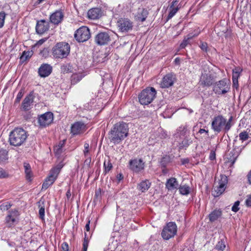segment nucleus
Listing matches in <instances>:
<instances>
[{
  "instance_id": "nucleus-61",
  "label": "nucleus",
  "mask_w": 251,
  "mask_h": 251,
  "mask_svg": "<svg viewBox=\"0 0 251 251\" xmlns=\"http://www.w3.org/2000/svg\"><path fill=\"white\" fill-rule=\"evenodd\" d=\"M117 178L119 180V181H120L123 178V176L121 174H119L117 175Z\"/></svg>"
},
{
  "instance_id": "nucleus-49",
  "label": "nucleus",
  "mask_w": 251,
  "mask_h": 251,
  "mask_svg": "<svg viewBox=\"0 0 251 251\" xmlns=\"http://www.w3.org/2000/svg\"><path fill=\"white\" fill-rule=\"evenodd\" d=\"M81 79V77L78 75H73L72 76V83L75 84L79 81Z\"/></svg>"
},
{
  "instance_id": "nucleus-12",
  "label": "nucleus",
  "mask_w": 251,
  "mask_h": 251,
  "mask_svg": "<svg viewBox=\"0 0 251 251\" xmlns=\"http://www.w3.org/2000/svg\"><path fill=\"white\" fill-rule=\"evenodd\" d=\"M53 115L51 112H47L38 117V123L40 126L46 127L50 125L53 121Z\"/></svg>"
},
{
  "instance_id": "nucleus-17",
  "label": "nucleus",
  "mask_w": 251,
  "mask_h": 251,
  "mask_svg": "<svg viewBox=\"0 0 251 251\" xmlns=\"http://www.w3.org/2000/svg\"><path fill=\"white\" fill-rule=\"evenodd\" d=\"M49 28V23L45 20H42L37 21L36 25V31L39 34H42L47 31Z\"/></svg>"
},
{
  "instance_id": "nucleus-50",
  "label": "nucleus",
  "mask_w": 251,
  "mask_h": 251,
  "mask_svg": "<svg viewBox=\"0 0 251 251\" xmlns=\"http://www.w3.org/2000/svg\"><path fill=\"white\" fill-rule=\"evenodd\" d=\"M240 204L239 201H236L235 202L234 205L232 206L231 208L232 211L234 212H237L239 210V205Z\"/></svg>"
},
{
  "instance_id": "nucleus-2",
  "label": "nucleus",
  "mask_w": 251,
  "mask_h": 251,
  "mask_svg": "<svg viewBox=\"0 0 251 251\" xmlns=\"http://www.w3.org/2000/svg\"><path fill=\"white\" fill-rule=\"evenodd\" d=\"M232 119V116L228 120L222 115L215 116L211 123V128L217 133L222 131L227 133L233 125L231 123Z\"/></svg>"
},
{
  "instance_id": "nucleus-28",
  "label": "nucleus",
  "mask_w": 251,
  "mask_h": 251,
  "mask_svg": "<svg viewBox=\"0 0 251 251\" xmlns=\"http://www.w3.org/2000/svg\"><path fill=\"white\" fill-rule=\"evenodd\" d=\"M222 215V211L220 209L215 210L209 215V220L211 222H214Z\"/></svg>"
},
{
  "instance_id": "nucleus-37",
  "label": "nucleus",
  "mask_w": 251,
  "mask_h": 251,
  "mask_svg": "<svg viewBox=\"0 0 251 251\" xmlns=\"http://www.w3.org/2000/svg\"><path fill=\"white\" fill-rule=\"evenodd\" d=\"M170 12L167 17V20H169V19H171L172 17H173L175 14L177 13V12L178 11V9L177 8H170Z\"/></svg>"
},
{
  "instance_id": "nucleus-14",
  "label": "nucleus",
  "mask_w": 251,
  "mask_h": 251,
  "mask_svg": "<svg viewBox=\"0 0 251 251\" xmlns=\"http://www.w3.org/2000/svg\"><path fill=\"white\" fill-rule=\"evenodd\" d=\"M129 167L130 170L135 173H138L144 168V163L141 159H134L130 160Z\"/></svg>"
},
{
  "instance_id": "nucleus-42",
  "label": "nucleus",
  "mask_w": 251,
  "mask_h": 251,
  "mask_svg": "<svg viewBox=\"0 0 251 251\" xmlns=\"http://www.w3.org/2000/svg\"><path fill=\"white\" fill-rule=\"evenodd\" d=\"M6 14L4 12H0V28L4 25Z\"/></svg>"
},
{
  "instance_id": "nucleus-1",
  "label": "nucleus",
  "mask_w": 251,
  "mask_h": 251,
  "mask_svg": "<svg viewBox=\"0 0 251 251\" xmlns=\"http://www.w3.org/2000/svg\"><path fill=\"white\" fill-rule=\"evenodd\" d=\"M128 134V125L126 123L120 122L115 124L109 132L110 141L114 144L119 143L126 137Z\"/></svg>"
},
{
  "instance_id": "nucleus-13",
  "label": "nucleus",
  "mask_w": 251,
  "mask_h": 251,
  "mask_svg": "<svg viewBox=\"0 0 251 251\" xmlns=\"http://www.w3.org/2000/svg\"><path fill=\"white\" fill-rule=\"evenodd\" d=\"M229 88L226 80H220L214 86V91L217 94H225L229 91Z\"/></svg>"
},
{
  "instance_id": "nucleus-44",
  "label": "nucleus",
  "mask_w": 251,
  "mask_h": 251,
  "mask_svg": "<svg viewBox=\"0 0 251 251\" xmlns=\"http://www.w3.org/2000/svg\"><path fill=\"white\" fill-rule=\"evenodd\" d=\"M104 168H105V171H104L105 173H107V172H108L112 169V165L110 162V161H108L107 162H104Z\"/></svg>"
},
{
  "instance_id": "nucleus-35",
  "label": "nucleus",
  "mask_w": 251,
  "mask_h": 251,
  "mask_svg": "<svg viewBox=\"0 0 251 251\" xmlns=\"http://www.w3.org/2000/svg\"><path fill=\"white\" fill-rule=\"evenodd\" d=\"M12 205L8 201H6L0 205V209L2 211H7L11 207Z\"/></svg>"
},
{
  "instance_id": "nucleus-63",
  "label": "nucleus",
  "mask_w": 251,
  "mask_h": 251,
  "mask_svg": "<svg viewBox=\"0 0 251 251\" xmlns=\"http://www.w3.org/2000/svg\"><path fill=\"white\" fill-rule=\"evenodd\" d=\"M175 62L176 64H179L180 62V59L178 57L176 58L175 59Z\"/></svg>"
},
{
  "instance_id": "nucleus-4",
  "label": "nucleus",
  "mask_w": 251,
  "mask_h": 251,
  "mask_svg": "<svg viewBox=\"0 0 251 251\" xmlns=\"http://www.w3.org/2000/svg\"><path fill=\"white\" fill-rule=\"evenodd\" d=\"M70 46L65 42L56 43L51 49V52L53 58H66L70 53Z\"/></svg>"
},
{
  "instance_id": "nucleus-30",
  "label": "nucleus",
  "mask_w": 251,
  "mask_h": 251,
  "mask_svg": "<svg viewBox=\"0 0 251 251\" xmlns=\"http://www.w3.org/2000/svg\"><path fill=\"white\" fill-rule=\"evenodd\" d=\"M192 143V140L188 137L186 136L184 140L180 144L179 148L180 149L186 148Z\"/></svg>"
},
{
  "instance_id": "nucleus-34",
  "label": "nucleus",
  "mask_w": 251,
  "mask_h": 251,
  "mask_svg": "<svg viewBox=\"0 0 251 251\" xmlns=\"http://www.w3.org/2000/svg\"><path fill=\"white\" fill-rule=\"evenodd\" d=\"M225 248V243L222 239L219 241L215 246V249L219 251H224Z\"/></svg>"
},
{
  "instance_id": "nucleus-52",
  "label": "nucleus",
  "mask_w": 251,
  "mask_h": 251,
  "mask_svg": "<svg viewBox=\"0 0 251 251\" xmlns=\"http://www.w3.org/2000/svg\"><path fill=\"white\" fill-rule=\"evenodd\" d=\"M201 49L203 51H206L207 48V45L206 43L201 42L200 46Z\"/></svg>"
},
{
  "instance_id": "nucleus-39",
  "label": "nucleus",
  "mask_w": 251,
  "mask_h": 251,
  "mask_svg": "<svg viewBox=\"0 0 251 251\" xmlns=\"http://www.w3.org/2000/svg\"><path fill=\"white\" fill-rule=\"evenodd\" d=\"M239 138L242 141H245L249 138V134L247 131H244L240 133Z\"/></svg>"
},
{
  "instance_id": "nucleus-16",
  "label": "nucleus",
  "mask_w": 251,
  "mask_h": 251,
  "mask_svg": "<svg viewBox=\"0 0 251 251\" xmlns=\"http://www.w3.org/2000/svg\"><path fill=\"white\" fill-rule=\"evenodd\" d=\"M175 80L176 77L174 74L172 73L167 74L162 78L160 83L161 87L165 88L172 86L174 84Z\"/></svg>"
},
{
  "instance_id": "nucleus-21",
  "label": "nucleus",
  "mask_w": 251,
  "mask_h": 251,
  "mask_svg": "<svg viewBox=\"0 0 251 251\" xmlns=\"http://www.w3.org/2000/svg\"><path fill=\"white\" fill-rule=\"evenodd\" d=\"M52 67L48 64H43L38 69L39 75L41 77L48 76L52 72Z\"/></svg>"
},
{
  "instance_id": "nucleus-29",
  "label": "nucleus",
  "mask_w": 251,
  "mask_h": 251,
  "mask_svg": "<svg viewBox=\"0 0 251 251\" xmlns=\"http://www.w3.org/2000/svg\"><path fill=\"white\" fill-rule=\"evenodd\" d=\"M38 204L39 207V215L40 218L42 220H44L45 217V206L44 201H42V200H41L38 202Z\"/></svg>"
},
{
  "instance_id": "nucleus-31",
  "label": "nucleus",
  "mask_w": 251,
  "mask_h": 251,
  "mask_svg": "<svg viewBox=\"0 0 251 251\" xmlns=\"http://www.w3.org/2000/svg\"><path fill=\"white\" fill-rule=\"evenodd\" d=\"M179 192L181 194L183 195H187L190 193V187L189 186L184 185L178 187Z\"/></svg>"
},
{
  "instance_id": "nucleus-20",
  "label": "nucleus",
  "mask_w": 251,
  "mask_h": 251,
  "mask_svg": "<svg viewBox=\"0 0 251 251\" xmlns=\"http://www.w3.org/2000/svg\"><path fill=\"white\" fill-rule=\"evenodd\" d=\"M86 130V125L82 122H77L71 126V133L75 135L83 133Z\"/></svg>"
},
{
  "instance_id": "nucleus-51",
  "label": "nucleus",
  "mask_w": 251,
  "mask_h": 251,
  "mask_svg": "<svg viewBox=\"0 0 251 251\" xmlns=\"http://www.w3.org/2000/svg\"><path fill=\"white\" fill-rule=\"evenodd\" d=\"M61 248L63 251H69V246L67 243L64 242L61 245Z\"/></svg>"
},
{
  "instance_id": "nucleus-11",
  "label": "nucleus",
  "mask_w": 251,
  "mask_h": 251,
  "mask_svg": "<svg viewBox=\"0 0 251 251\" xmlns=\"http://www.w3.org/2000/svg\"><path fill=\"white\" fill-rule=\"evenodd\" d=\"M117 26L122 32H126L132 29V23L127 18H121L117 22Z\"/></svg>"
},
{
  "instance_id": "nucleus-64",
  "label": "nucleus",
  "mask_w": 251,
  "mask_h": 251,
  "mask_svg": "<svg viewBox=\"0 0 251 251\" xmlns=\"http://www.w3.org/2000/svg\"><path fill=\"white\" fill-rule=\"evenodd\" d=\"M64 142H65V140H63L62 143L60 142L58 146H61V149H62V147L64 144Z\"/></svg>"
},
{
  "instance_id": "nucleus-9",
  "label": "nucleus",
  "mask_w": 251,
  "mask_h": 251,
  "mask_svg": "<svg viewBox=\"0 0 251 251\" xmlns=\"http://www.w3.org/2000/svg\"><path fill=\"white\" fill-rule=\"evenodd\" d=\"M227 183V177L226 176H221V179L219 180L218 185H216V183H215L214 191L216 193V194H213L215 197H218L225 191Z\"/></svg>"
},
{
  "instance_id": "nucleus-53",
  "label": "nucleus",
  "mask_w": 251,
  "mask_h": 251,
  "mask_svg": "<svg viewBox=\"0 0 251 251\" xmlns=\"http://www.w3.org/2000/svg\"><path fill=\"white\" fill-rule=\"evenodd\" d=\"M85 236H86V233H85ZM88 247V241L87 239H86V237H85V238L84 239L83 243V249H87Z\"/></svg>"
},
{
  "instance_id": "nucleus-55",
  "label": "nucleus",
  "mask_w": 251,
  "mask_h": 251,
  "mask_svg": "<svg viewBox=\"0 0 251 251\" xmlns=\"http://www.w3.org/2000/svg\"><path fill=\"white\" fill-rule=\"evenodd\" d=\"M246 204L248 206H251V195L249 196L246 200Z\"/></svg>"
},
{
  "instance_id": "nucleus-27",
  "label": "nucleus",
  "mask_w": 251,
  "mask_h": 251,
  "mask_svg": "<svg viewBox=\"0 0 251 251\" xmlns=\"http://www.w3.org/2000/svg\"><path fill=\"white\" fill-rule=\"evenodd\" d=\"M151 183L148 180H145L141 181L138 184L137 189L141 192L147 191L151 187Z\"/></svg>"
},
{
  "instance_id": "nucleus-57",
  "label": "nucleus",
  "mask_w": 251,
  "mask_h": 251,
  "mask_svg": "<svg viewBox=\"0 0 251 251\" xmlns=\"http://www.w3.org/2000/svg\"><path fill=\"white\" fill-rule=\"evenodd\" d=\"M216 158L215 153L214 151H211L209 155V158L211 160H213Z\"/></svg>"
},
{
  "instance_id": "nucleus-59",
  "label": "nucleus",
  "mask_w": 251,
  "mask_h": 251,
  "mask_svg": "<svg viewBox=\"0 0 251 251\" xmlns=\"http://www.w3.org/2000/svg\"><path fill=\"white\" fill-rule=\"evenodd\" d=\"M247 176H248V181H249V183L250 184H251V170Z\"/></svg>"
},
{
  "instance_id": "nucleus-5",
  "label": "nucleus",
  "mask_w": 251,
  "mask_h": 251,
  "mask_svg": "<svg viewBox=\"0 0 251 251\" xmlns=\"http://www.w3.org/2000/svg\"><path fill=\"white\" fill-rule=\"evenodd\" d=\"M156 91L153 87H147L142 91L138 96L139 101L142 105L151 103L156 97Z\"/></svg>"
},
{
  "instance_id": "nucleus-46",
  "label": "nucleus",
  "mask_w": 251,
  "mask_h": 251,
  "mask_svg": "<svg viewBox=\"0 0 251 251\" xmlns=\"http://www.w3.org/2000/svg\"><path fill=\"white\" fill-rule=\"evenodd\" d=\"M147 15H148L147 10L143 9L141 13V16L139 17V19H140L141 21L144 22L146 19Z\"/></svg>"
},
{
  "instance_id": "nucleus-58",
  "label": "nucleus",
  "mask_w": 251,
  "mask_h": 251,
  "mask_svg": "<svg viewBox=\"0 0 251 251\" xmlns=\"http://www.w3.org/2000/svg\"><path fill=\"white\" fill-rule=\"evenodd\" d=\"M90 220H88L87 221V223L85 226V229L87 231H89L90 230Z\"/></svg>"
},
{
  "instance_id": "nucleus-36",
  "label": "nucleus",
  "mask_w": 251,
  "mask_h": 251,
  "mask_svg": "<svg viewBox=\"0 0 251 251\" xmlns=\"http://www.w3.org/2000/svg\"><path fill=\"white\" fill-rule=\"evenodd\" d=\"M188 36H189V37L187 39L185 38L183 40V41L181 43V44L180 45V48L181 49L185 48V47L190 43H189L190 40L194 36V35L191 36L190 35H189Z\"/></svg>"
},
{
  "instance_id": "nucleus-32",
  "label": "nucleus",
  "mask_w": 251,
  "mask_h": 251,
  "mask_svg": "<svg viewBox=\"0 0 251 251\" xmlns=\"http://www.w3.org/2000/svg\"><path fill=\"white\" fill-rule=\"evenodd\" d=\"M24 167L27 179H30L31 177V172L30 165L28 163H25Z\"/></svg>"
},
{
  "instance_id": "nucleus-18",
  "label": "nucleus",
  "mask_w": 251,
  "mask_h": 251,
  "mask_svg": "<svg viewBox=\"0 0 251 251\" xmlns=\"http://www.w3.org/2000/svg\"><path fill=\"white\" fill-rule=\"evenodd\" d=\"M64 14L61 10H56L50 15V23L54 25H58L63 20Z\"/></svg>"
},
{
  "instance_id": "nucleus-7",
  "label": "nucleus",
  "mask_w": 251,
  "mask_h": 251,
  "mask_svg": "<svg viewBox=\"0 0 251 251\" xmlns=\"http://www.w3.org/2000/svg\"><path fill=\"white\" fill-rule=\"evenodd\" d=\"M74 37L78 42H85L91 37L90 30L87 26H82L76 30Z\"/></svg>"
},
{
  "instance_id": "nucleus-62",
  "label": "nucleus",
  "mask_w": 251,
  "mask_h": 251,
  "mask_svg": "<svg viewBox=\"0 0 251 251\" xmlns=\"http://www.w3.org/2000/svg\"><path fill=\"white\" fill-rule=\"evenodd\" d=\"M100 193H101L100 189H99L97 190L95 192V196L98 197L99 195H100Z\"/></svg>"
},
{
  "instance_id": "nucleus-47",
  "label": "nucleus",
  "mask_w": 251,
  "mask_h": 251,
  "mask_svg": "<svg viewBox=\"0 0 251 251\" xmlns=\"http://www.w3.org/2000/svg\"><path fill=\"white\" fill-rule=\"evenodd\" d=\"M32 55V53L30 51H24L23 53V54L21 57V59L23 60H26L29 57H30Z\"/></svg>"
},
{
  "instance_id": "nucleus-40",
  "label": "nucleus",
  "mask_w": 251,
  "mask_h": 251,
  "mask_svg": "<svg viewBox=\"0 0 251 251\" xmlns=\"http://www.w3.org/2000/svg\"><path fill=\"white\" fill-rule=\"evenodd\" d=\"M9 177L8 172L5 171L3 168L0 167V178H5Z\"/></svg>"
},
{
  "instance_id": "nucleus-23",
  "label": "nucleus",
  "mask_w": 251,
  "mask_h": 251,
  "mask_svg": "<svg viewBox=\"0 0 251 251\" xmlns=\"http://www.w3.org/2000/svg\"><path fill=\"white\" fill-rule=\"evenodd\" d=\"M213 78L211 75L202 74L200 80V83L203 87L210 86L213 83Z\"/></svg>"
},
{
  "instance_id": "nucleus-6",
  "label": "nucleus",
  "mask_w": 251,
  "mask_h": 251,
  "mask_svg": "<svg viewBox=\"0 0 251 251\" xmlns=\"http://www.w3.org/2000/svg\"><path fill=\"white\" fill-rule=\"evenodd\" d=\"M177 232V226L175 222H169L164 227L161 236L165 240L174 237Z\"/></svg>"
},
{
  "instance_id": "nucleus-45",
  "label": "nucleus",
  "mask_w": 251,
  "mask_h": 251,
  "mask_svg": "<svg viewBox=\"0 0 251 251\" xmlns=\"http://www.w3.org/2000/svg\"><path fill=\"white\" fill-rule=\"evenodd\" d=\"M24 90L23 89H21L20 91L18 93V95L17 96V97L15 99V103H19L22 98L23 97L24 95Z\"/></svg>"
},
{
  "instance_id": "nucleus-26",
  "label": "nucleus",
  "mask_w": 251,
  "mask_h": 251,
  "mask_svg": "<svg viewBox=\"0 0 251 251\" xmlns=\"http://www.w3.org/2000/svg\"><path fill=\"white\" fill-rule=\"evenodd\" d=\"M242 71V70L240 67H236L232 70V82L233 86L236 88L238 86V79Z\"/></svg>"
},
{
  "instance_id": "nucleus-33",
  "label": "nucleus",
  "mask_w": 251,
  "mask_h": 251,
  "mask_svg": "<svg viewBox=\"0 0 251 251\" xmlns=\"http://www.w3.org/2000/svg\"><path fill=\"white\" fill-rule=\"evenodd\" d=\"M8 152L3 149L0 150V162H3L8 159Z\"/></svg>"
},
{
  "instance_id": "nucleus-54",
  "label": "nucleus",
  "mask_w": 251,
  "mask_h": 251,
  "mask_svg": "<svg viewBox=\"0 0 251 251\" xmlns=\"http://www.w3.org/2000/svg\"><path fill=\"white\" fill-rule=\"evenodd\" d=\"M47 40V39L46 38H43V39H42L40 40H39L37 43L36 44H35V46H40L41 45H42Z\"/></svg>"
},
{
  "instance_id": "nucleus-56",
  "label": "nucleus",
  "mask_w": 251,
  "mask_h": 251,
  "mask_svg": "<svg viewBox=\"0 0 251 251\" xmlns=\"http://www.w3.org/2000/svg\"><path fill=\"white\" fill-rule=\"evenodd\" d=\"M199 133H200V134H202V133H205L206 134V135H207V137L208 136V130H206L204 129L201 128L199 131Z\"/></svg>"
},
{
  "instance_id": "nucleus-48",
  "label": "nucleus",
  "mask_w": 251,
  "mask_h": 251,
  "mask_svg": "<svg viewBox=\"0 0 251 251\" xmlns=\"http://www.w3.org/2000/svg\"><path fill=\"white\" fill-rule=\"evenodd\" d=\"M49 50L48 48H44L43 50L40 51V54L45 57L46 58L49 56Z\"/></svg>"
},
{
  "instance_id": "nucleus-60",
  "label": "nucleus",
  "mask_w": 251,
  "mask_h": 251,
  "mask_svg": "<svg viewBox=\"0 0 251 251\" xmlns=\"http://www.w3.org/2000/svg\"><path fill=\"white\" fill-rule=\"evenodd\" d=\"M66 195L67 198L69 199L71 196V191H70V189L67 191Z\"/></svg>"
},
{
  "instance_id": "nucleus-3",
  "label": "nucleus",
  "mask_w": 251,
  "mask_h": 251,
  "mask_svg": "<svg viewBox=\"0 0 251 251\" xmlns=\"http://www.w3.org/2000/svg\"><path fill=\"white\" fill-rule=\"evenodd\" d=\"M27 137L26 131L22 128H16L9 134V142L11 146L19 147L22 145Z\"/></svg>"
},
{
  "instance_id": "nucleus-41",
  "label": "nucleus",
  "mask_w": 251,
  "mask_h": 251,
  "mask_svg": "<svg viewBox=\"0 0 251 251\" xmlns=\"http://www.w3.org/2000/svg\"><path fill=\"white\" fill-rule=\"evenodd\" d=\"M84 150L83 151L84 152V154L85 155V157H88V158H90L89 156V145L88 143H85L84 144ZM91 161V159H90V160H89V162Z\"/></svg>"
},
{
  "instance_id": "nucleus-19",
  "label": "nucleus",
  "mask_w": 251,
  "mask_h": 251,
  "mask_svg": "<svg viewBox=\"0 0 251 251\" xmlns=\"http://www.w3.org/2000/svg\"><path fill=\"white\" fill-rule=\"evenodd\" d=\"M241 151V149L239 147H234L233 150L227 155L228 162L230 163L231 166L234 164Z\"/></svg>"
},
{
  "instance_id": "nucleus-10",
  "label": "nucleus",
  "mask_w": 251,
  "mask_h": 251,
  "mask_svg": "<svg viewBox=\"0 0 251 251\" xmlns=\"http://www.w3.org/2000/svg\"><path fill=\"white\" fill-rule=\"evenodd\" d=\"M19 215L18 211L15 209L9 211L5 218V224L6 226L11 227L14 226Z\"/></svg>"
},
{
  "instance_id": "nucleus-15",
  "label": "nucleus",
  "mask_w": 251,
  "mask_h": 251,
  "mask_svg": "<svg viewBox=\"0 0 251 251\" xmlns=\"http://www.w3.org/2000/svg\"><path fill=\"white\" fill-rule=\"evenodd\" d=\"M110 37L106 32H101L98 33L95 37V41L98 45H105L110 41Z\"/></svg>"
},
{
  "instance_id": "nucleus-25",
  "label": "nucleus",
  "mask_w": 251,
  "mask_h": 251,
  "mask_svg": "<svg viewBox=\"0 0 251 251\" xmlns=\"http://www.w3.org/2000/svg\"><path fill=\"white\" fill-rule=\"evenodd\" d=\"M178 187L179 183L175 177H171L168 179L166 183V187L169 191L176 189Z\"/></svg>"
},
{
  "instance_id": "nucleus-24",
  "label": "nucleus",
  "mask_w": 251,
  "mask_h": 251,
  "mask_svg": "<svg viewBox=\"0 0 251 251\" xmlns=\"http://www.w3.org/2000/svg\"><path fill=\"white\" fill-rule=\"evenodd\" d=\"M102 14V12L100 8H94L90 9L87 13L88 17L89 19L95 20L100 18Z\"/></svg>"
},
{
  "instance_id": "nucleus-38",
  "label": "nucleus",
  "mask_w": 251,
  "mask_h": 251,
  "mask_svg": "<svg viewBox=\"0 0 251 251\" xmlns=\"http://www.w3.org/2000/svg\"><path fill=\"white\" fill-rule=\"evenodd\" d=\"M177 8L179 9L180 8V3L178 0H173L171 3L170 8Z\"/></svg>"
},
{
  "instance_id": "nucleus-43",
  "label": "nucleus",
  "mask_w": 251,
  "mask_h": 251,
  "mask_svg": "<svg viewBox=\"0 0 251 251\" xmlns=\"http://www.w3.org/2000/svg\"><path fill=\"white\" fill-rule=\"evenodd\" d=\"M53 151L55 155L59 156L62 152V149H61V146H56L54 147Z\"/></svg>"
},
{
  "instance_id": "nucleus-22",
  "label": "nucleus",
  "mask_w": 251,
  "mask_h": 251,
  "mask_svg": "<svg viewBox=\"0 0 251 251\" xmlns=\"http://www.w3.org/2000/svg\"><path fill=\"white\" fill-rule=\"evenodd\" d=\"M33 92H31L25 97L22 102V107L25 111H27L31 108V106L33 102Z\"/></svg>"
},
{
  "instance_id": "nucleus-8",
  "label": "nucleus",
  "mask_w": 251,
  "mask_h": 251,
  "mask_svg": "<svg viewBox=\"0 0 251 251\" xmlns=\"http://www.w3.org/2000/svg\"><path fill=\"white\" fill-rule=\"evenodd\" d=\"M60 169L59 168H54L50 171L48 177L46 178L42 185V189H48L54 183L57 177Z\"/></svg>"
}]
</instances>
